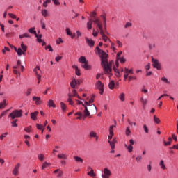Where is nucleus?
<instances>
[{
  "label": "nucleus",
  "instance_id": "48",
  "mask_svg": "<svg viewBox=\"0 0 178 178\" xmlns=\"http://www.w3.org/2000/svg\"><path fill=\"white\" fill-rule=\"evenodd\" d=\"M141 159H143V156L141 155L137 156L136 158V162L138 163L139 162H141Z\"/></svg>",
  "mask_w": 178,
  "mask_h": 178
},
{
  "label": "nucleus",
  "instance_id": "8",
  "mask_svg": "<svg viewBox=\"0 0 178 178\" xmlns=\"http://www.w3.org/2000/svg\"><path fill=\"white\" fill-rule=\"evenodd\" d=\"M152 62L153 67H154L155 69H157V70H161V69H162L161 67V63H159V61L158 60H156L152 57Z\"/></svg>",
  "mask_w": 178,
  "mask_h": 178
},
{
  "label": "nucleus",
  "instance_id": "24",
  "mask_svg": "<svg viewBox=\"0 0 178 178\" xmlns=\"http://www.w3.org/2000/svg\"><path fill=\"white\" fill-rule=\"evenodd\" d=\"M76 86H77V81L76 79H72V81L70 82V86L72 88H76Z\"/></svg>",
  "mask_w": 178,
  "mask_h": 178
},
{
  "label": "nucleus",
  "instance_id": "21",
  "mask_svg": "<svg viewBox=\"0 0 178 178\" xmlns=\"http://www.w3.org/2000/svg\"><path fill=\"white\" fill-rule=\"evenodd\" d=\"M125 97H126V95H125L124 92L120 93V94L118 95V98H119V99H120V101H121L122 102H124V101H125Z\"/></svg>",
  "mask_w": 178,
  "mask_h": 178
},
{
  "label": "nucleus",
  "instance_id": "57",
  "mask_svg": "<svg viewBox=\"0 0 178 178\" xmlns=\"http://www.w3.org/2000/svg\"><path fill=\"white\" fill-rule=\"evenodd\" d=\"M117 60H120L121 63H124V62H126V60L123 57H120V58L117 59Z\"/></svg>",
  "mask_w": 178,
  "mask_h": 178
},
{
  "label": "nucleus",
  "instance_id": "31",
  "mask_svg": "<svg viewBox=\"0 0 178 178\" xmlns=\"http://www.w3.org/2000/svg\"><path fill=\"white\" fill-rule=\"evenodd\" d=\"M72 96L76 97L78 99H81V97L77 95V91L74 89L72 90Z\"/></svg>",
  "mask_w": 178,
  "mask_h": 178
},
{
  "label": "nucleus",
  "instance_id": "11",
  "mask_svg": "<svg viewBox=\"0 0 178 178\" xmlns=\"http://www.w3.org/2000/svg\"><path fill=\"white\" fill-rule=\"evenodd\" d=\"M99 33L102 35V40H103V41L104 42L111 41V40H109V38H108V36H106V35H105V33H104V30L99 31Z\"/></svg>",
  "mask_w": 178,
  "mask_h": 178
},
{
  "label": "nucleus",
  "instance_id": "37",
  "mask_svg": "<svg viewBox=\"0 0 178 178\" xmlns=\"http://www.w3.org/2000/svg\"><path fill=\"white\" fill-rule=\"evenodd\" d=\"M36 38H37V41L39 42L40 43L42 42V40L41 39L42 38V35H38L36 33V35H35Z\"/></svg>",
  "mask_w": 178,
  "mask_h": 178
},
{
  "label": "nucleus",
  "instance_id": "7",
  "mask_svg": "<svg viewBox=\"0 0 178 178\" xmlns=\"http://www.w3.org/2000/svg\"><path fill=\"white\" fill-rule=\"evenodd\" d=\"M95 87L99 90V94L102 95V94H104V83H102L101 81H98L95 84Z\"/></svg>",
  "mask_w": 178,
  "mask_h": 178
},
{
  "label": "nucleus",
  "instance_id": "5",
  "mask_svg": "<svg viewBox=\"0 0 178 178\" xmlns=\"http://www.w3.org/2000/svg\"><path fill=\"white\" fill-rule=\"evenodd\" d=\"M23 115L22 110H14L11 113L9 114V118H11L13 120H15V118H22Z\"/></svg>",
  "mask_w": 178,
  "mask_h": 178
},
{
  "label": "nucleus",
  "instance_id": "36",
  "mask_svg": "<svg viewBox=\"0 0 178 178\" xmlns=\"http://www.w3.org/2000/svg\"><path fill=\"white\" fill-rule=\"evenodd\" d=\"M154 123H156V124H159V123H161V120L159 118L156 117V115H154Z\"/></svg>",
  "mask_w": 178,
  "mask_h": 178
},
{
  "label": "nucleus",
  "instance_id": "55",
  "mask_svg": "<svg viewBox=\"0 0 178 178\" xmlns=\"http://www.w3.org/2000/svg\"><path fill=\"white\" fill-rule=\"evenodd\" d=\"M143 130L145 131V133H146V134H148L149 130H148V127H147L146 124L143 125Z\"/></svg>",
  "mask_w": 178,
  "mask_h": 178
},
{
  "label": "nucleus",
  "instance_id": "51",
  "mask_svg": "<svg viewBox=\"0 0 178 178\" xmlns=\"http://www.w3.org/2000/svg\"><path fill=\"white\" fill-rule=\"evenodd\" d=\"M116 42L118 48H122L123 47V44H122V42L120 40H117Z\"/></svg>",
  "mask_w": 178,
  "mask_h": 178
},
{
  "label": "nucleus",
  "instance_id": "14",
  "mask_svg": "<svg viewBox=\"0 0 178 178\" xmlns=\"http://www.w3.org/2000/svg\"><path fill=\"white\" fill-rule=\"evenodd\" d=\"M89 136L91 138H95V141H98V138H99L98 135H97V133L94 131H91Z\"/></svg>",
  "mask_w": 178,
  "mask_h": 178
},
{
  "label": "nucleus",
  "instance_id": "33",
  "mask_svg": "<svg viewBox=\"0 0 178 178\" xmlns=\"http://www.w3.org/2000/svg\"><path fill=\"white\" fill-rule=\"evenodd\" d=\"M108 87H109L110 90H113L115 88V81H111L108 84Z\"/></svg>",
  "mask_w": 178,
  "mask_h": 178
},
{
  "label": "nucleus",
  "instance_id": "34",
  "mask_svg": "<svg viewBox=\"0 0 178 178\" xmlns=\"http://www.w3.org/2000/svg\"><path fill=\"white\" fill-rule=\"evenodd\" d=\"M159 166H161V169H163V170L166 169V166H165V162L163 161V160H161L159 163Z\"/></svg>",
  "mask_w": 178,
  "mask_h": 178
},
{
  "label": "nucleus",
  "instance_id": "35",
  "mask_svg": "<svg viewBox=\"0 0 178 178\" xmlns=\"http://www.w3.org/2000/svg\"><path fill=\"white\" fill-rule=\"evenodd\" d=\"M60 108H61L63 112H65L66 111L67 106H66V104L65 103H63V102H60Z\"/></svg>",
  "mask_w": 178,
  "mask_h": 178
},
{
  "label": "nucleus",
  "instance_id": "6",
  "mask_svg": "<svg viewBox=\"0 0 178 178\" xmlns=\"http://www.w3.org/2000/svg\"><path fill=\"white\" fill-rule=\"evenodd\" d=\"M95 24H96V27L97 29L98 33L99 31H102L104 30V26H102V23H101V21L98 18H95V20L92 21Z\"/></svg>",
  "mask_w": 178,
  "mask_h": 178
},
{
  "label": "nucleus",
  "instance_id": "1",
  "mask_svg": "<svg viewBox=\"0 0 178 178\" xmlns=\"http://www.w3.org/2000/svg\"><path fill=\"white\" fill-rule=\"evenodd\" d=\"M96 49L97 50L99 56L101 58L102 66L104 72H106L107 74H111V72H112V63L108 62V54L98 47H96Z\"/></svg>",
  "mask_w": 178,
  "mask_h": 178
},
{
  "label": "nucleus",
  "instance_id": "19",
  "mask_svg": "<svg viewBox=\"0 0 178 178\" xmlns=\"http://www.w3.org/2000/svg\"><path fill=\"white\" fill-rule=\"evenodd\" d=\"M37 115H38V111H35L31 113V118L32 120H37Z\"/></svg>",
  "mask_w": 178,
  "mask_h": 178
},
{
  "label": "nucleus",
  "instance_id": "44",
  "mask_svg": "<svg viewBox=\"0 0 178 178\" xmlns=\"http://www.w3.org/2000/svg\"><path fill=\"white\" fill-rule=\"evenodd\" d=\"M161 81L165 83V84H170V82L168 80L166 77H162Z\"/></svg>",
  "mask_w": 178,
  "mask_h": 178
},
{
  "label": "nucleus",
  "instance_id": "59",
  "mask_svg": "<svg viewBox=\"0 0 178 178\" xmlns=\"http://www.w3.org/2000/svg\"><path fill=\"white\" fill-rule=\"evenodd\" d=\"M24 131L26 132V133H30V131H31V126H29L26 128L24 129Z\"/></svg>",
  "mask_w": 178,
  "mask_h": 178
},
{
  "label": "nucleus",
  "instance_id": "45",
  "mask_svg": "<svg viewBox=\"0 0 178 178\" xmlns=\"http://www.w3.org/2000/svg\"><path fill=\"white\" fill-rule=\"evenodd\" d=\"M49 163H47V162H44L43 163L42 165V169L44 170L46 168H48V166H49Z\"/></svg>",
  "mask_w": 178,
  "mask_h": 178
},
{
  "label": "nucleus",
  "instance_id": "25",
  "mask_svg": "<svg viewBox=\"0 0 178 178\" xmlns=\"http://www.w3.org/2000/svg\"><path fill=\"white\" fill-rule=\"evenodd\" d=\"M58 158L59 159H67V155H66V154H58Z\"/></svg>",
  "mask_w": 178,
  "mask_h": 178
},
{
  "label": "nucleus",
  "instance_id": "32",
  "mask_svg": "<svg viewBox=\"0 0 178 178\" xmlns=\"http://www.w3.org/2000/svg\"><path fill=\"white\" fill-rule=\"evenodd\" d=\"M41 13L44 17H47V16H48V10H47V9H42Z\"/></svg>",
  "mask_w": 178,
  "mask_h": 178
},
{
  "label": "nucleus",
  "instance_id": "42",
  "mask_svg": "<svg viewBox=\"0 0 178 178\" xmlns=\"http://www.w3.org/2000/svg\"><path fill=\"white\" fill-rule=\"evenodd\" d=\"M17 119L14 120L13 121L11 122V126L12 127H17Z\"/></svg>",
  "mask_w": 178,
  "mask_h": 178
},
{
  "label": "nucleus",
  "instance_id": "64",
  "mask_svg": "<svg viewBox=\"0 0 178 178\" xmlns=\"http://www.w3.org/2000/svg\"><path fill=\"white\" fill-rule=\"evenodd\" d=\"M40 25L42 29H45V23H44L42 20H40Z\"/></svg>",
  "mask_w": 178,
  "mask_h": 178
},
{
  "label": "nucleus",
  "instance_id": "52",
  "mask_svg": "<svg viewBox=\"0 0 178 178\" xmlns=\"http://www.w3.org/2000/svg\"><path fill=\"white\" fill-rule=\"evenodd\" d=\"M13 175H14V176H17L19 175V170H15L14 168L13 170Z\"/></svg>",
  "mask_w": 178,
  "mask_h": 178
},
{
  "label": "nucleus",
  "instance_id": "29",
  "mask_svg": "<svg viewBox=\"0 0 178 178\" xmlns=\"http://www.w3.org/2000/svg\"><path fill=\"white\" fill-rule=\"evenodd\" d=\"M49 106H51L52 108H56V105H55V103H54V100L50 99L48 102Z\"/></svg>",
  "mask_w": 178,
  "mask_h": 178
},
{
  "label": "nucleus",
  "instance_id": "17",
  "mask_svg": "<svg viewBox=\"0 0 178 178\" xmlns=\"http://www.w3.org/2000/svg\"><path fill=\"white\" fill-rule=\"evenodd\" d=\"M124 74L125 76H129V74H134L133 69L129 70V68L125 67L124 70Z\"/></svg>",
  "mask_w": 178,
  "mask_h": 178
},
{
  "label": "nucleus",
  "instance_id": "60",
  "mask_svg": "<svg viewBox=\"0 0 178 178\" xmlns=\"http://www.w3.org/2000/svg\"><path fill=\"white\" fill-rule=\"evenodd\" d=\"M66 33L67 35H72V32H70V29L69 28H66Z\"/></svg>",
  "mask_w": 178,
  "mask_h": 178
},
{
  "label": "nucleus",
  "instance_id": "58",
  "mask_svg": "<svg viewBox=\"0 0 178 178\" xmlns=\"http://www.w3.org/2000/svg\"><path fill=\"white\" fill-rule=\"evenodd\" d=\"M62 176H63V171L59 170V171H58V175H57V177H58V178L62 177Z\"/></svg>",
  "mask_w": 178,
  "mask_h": 178
},
{
  "label": "nucleus",
  "instance_id": "63",
  "mask_svg": "<svg viewBox=\"0 0 178 178\" xmlns=\"http://www.w3.org/2000/svg\"><path fill=\"white\" fill-rule=\"evenodd\" d=\"M60 59H62V56H58L57 57L55 58L56 62H59V60H60Z\"/></svg>",
  "mask_w": 178,
  "mask_h": 178
},
{
  "label": "nucleus",
  "instance_id": "30",
  "mask_svg": "<svg viewBox=\"0 0 178 178\" xmlns=\"http://www.w3.org/2000/svg\"><path fill=\"white\" fill-rule=\"evenodd\" d=\"M38 159L39 161H40V162H42V161L45 159V156L43 154H40L38 155Z\"/></svg>",
  "mask_w": 178,
  "mask_h": 178
},
{
  "label": "nucleus",
  "instance_id": "61",
  "mask_svg": "<svg viewBox=\"0 0 178 178\" xmlns=\"http://www.w3.org/2000/svg\"><path fill=\"white\" fill-rule=\"evenodd\" d=\"M129 27H131V23L130 22H127L126 24L124 25V28L127 29Z\"/></svg>",
  "mask_w": 178,
  "mask_h": 178
},
{
  "label": "nucleus",
  "instance_id": "49",
  "mask_svg": "<svg viewBox=\"0 0 178 178\" xmlns=\"http://www.w3.org/2000/svg\"><path fill=\"white\" fill-rule=\"evenodd\" d=\"M95 98V95H92V97L89 99L88 104H92L94 102V99Z\"/></svg>",
  "mask_w": 178,
  "mask_h": 178
},
{
  "label": "nucleus",
  "instance_id": "27",
  "mask_svg": "<svg viewBox=\"0 0 178 178\" xmlns=\"http://www.w3.org/2000/svg\"><path fill=\"white\" fill-rule=\"evenodd\" d=\"M74 159L76 162H80L81 163H83V160L80 156H74Z\"/></svg>",
  "mask_w": 178,
  "mask_h": 178
},
{
  "label": "nucleus",
  "instance_id": "12",
  "mask_svg": "<svg viewBox=\"0 0 178 178\" xmlns=\"http://www.w3.org/2000/svg\"><path fill=\"white\" fill-rule=\"evenodd\" d=\"M140 101L142 104L143 109H145V106H147V104H148V99L142 97L140 98Z\"/></svg>",
  "mask_w": 178,
  "mask_h": 178
},
{
  "label": "nucleus",
  "instance_id": "20",
  "mask_svg": "<svg viewBox=\"0 0 178 178\" xmlns=\"http://www.w3.org/2000/svg\"><path fill=\"white\" fill-rule=\"evenodd\" d=\"M101 17L103 19V22H104V28L105 31H106V15H102Z\"/></svg>",
  "mask_w": 178,
  "mask_h": 178
},
{
  "label": "nucleus",
  "instance_id": "3",
  "mask_svg": "<svg viewBox=\"0 0 178 178\" xmlns=\"http://www.w3.org/2000/svg\"><path fill=\"white\" fill-rule=\"evenodd\" d=\"M78 62H79V63H81V67L85 69V70H91V65H88V60L86 59L85 56H81L79 58Z\"/></svg>",
  "mask_w": 178,
  "mask_h": 178
},
{
  "label": "nucleus",
  "instance_id": "15",
  "mask_svg": "<svg viewBox=\"0 0 178 178\" xmlns=\"http://www.w3.org/2000/svg\"><path fill=\"white\" fill-rule=\"evenodd\" d=\"M113 127H115V126L111 125L109 128L110 135L108 136V141H111V140H112V137H113Z\"/></svg>",
  "mask_w": 178,
  "mask_h": 178
},
{
  "label": "nucleus",
  "instance_id": "62",
  "mask_svg": "<svg viewBox=\"0 0 178 178\" xmlns=\"http://www.w3.org/2000/svg\"><path fill=\"white\" fill-rule=\"evenodd\" d=\"M8 16H10L11 19H16V15H15L13 13H8Z\"/></svg>",
  "mask_w": 178,
  "mask_h": 178
},
{
  "label": "nucleus",
  "instance_id": "41",
  "mask_svg": "<svg viewBox=\"0 0 178 178\" xmlns=\"http://www.w3.org/2000/svg\"><path fill=\"white\" fill-rule=\"evenodd\" d=\"M30 38V35L29 33H24L19 35V38Z\"/></svg>",
  "mask_w": 178,
  "mask_h": 178
},
{
  "label": "nucleus",
  "instance_id": "47",
  "mask_svg": "<svg viewBox=\"0 0 178 178\" xmlns=\"http://www.w3.org/2000/svg\"><path fill=\"white\" fill-rule=\"evenodd\" d=\"M21 65H22V61H20V60H18L17 62V66H13V69H17L19 67V66H20Z\"/></svg>",
  "mask_w": 178,
  "mask_h": 178
},
{
  "label": "nucleus",
  "instance_id": "38",
  "mask_svg": "<svg viewBox=\"0 0 178 178\" xmlns=\"http://www.w3.org/2000/svg\"><path fill=\"white\" fill-rule=\"evenodd\" d=\"M88 176H91L92 177H95L96 176L93 169H91V170L89 172H88Z\"/></svg>",
  "mask_w": 178,
  "mask_h": 178
},
{
  "label": "nucleus",
  "instance_id": "22",
  "mask_svg": "<svg viewBox=\"0 0 178 178\" xmlns=\"http://www.w3.org/2000/svg\"><path fill=\"white\" fill-rule=\"evenodd\" d=\"M87 29L88 30H91V29H92V19H90L87 23Z\"/></svg>",
  "mask_w": 178,
  "mask_h": 178
},
{
  "label": "nucleus",
  "instance_id": "16",
  "mask_svg": "<svg viewBox=\"0 0 178 178\" xmlns=\"http://www.w3.org/2000/svg\"><path fill=\"white\" fill-rule=\"evenodd\" d=\"M33 101H35V105H40L41 104V97H38L37 96H33L32 97Z\"/></svg>",
  "mask_w": 178,
  "mask_h": 178
},
{
  "label": "nucleus",
  "instance_id": "40",
  "mask_svg": "<svg viewBox=\"0 0 178 178\" xmlns=\"http://www.w3.org/2000/svg\"><path fill=\"white\" fill-rule=\"evenodd\" d=\"M126 136H130L131 134V131H130V127H127L125 131Z\"/></svg>",
  "mask_w": 178,
  "mask_h": 178
},
{
  "label": "nucleus",
  "instance_id": "46",
  "mask_svg": "<svg viewBox=\"0 0 178 178\" xmlns=\"http://www.w3.org/2000/svg\"><path fill=\"white\" fill-rule=\"evenodd\" d=\"M51 0H46L44 3H43V6L44 8H47L48 6V3H51Z\"/></svg>",
  "mask_w": 178,
  "mask_h": 178
},
{
  "label": "nucleus",
  "instance_id": "28",
  "mask_svg": "<svg viewBox=\"0 0 178 178\" xmlns=\"http://www.w3.org/2000/svg\"><path fill=\"white\" fill-rule=\"evenodd\" d=\"M29 33H31V34H34L35 35H37V31H35V28L32 27L29 29Z\"/></svg>",
  "mask_w": 178,
  "mask_h": 178
},
{
  "label": "nucleus",
  "instance_id": "9",
  "mask_svg": "<svg viewBox=\"0 0 178 178\" xmlns=\"http://www.w3.org/2000/svg\"><path fill=\"white\" fill-rule=\"evenodd\" d=\"M33 72L35 73L36 77L38 80V84H40V82L41 81V75L38 72L41 73V70L40 69V66H37L34 70Z\"/></svg>",
  "mask_w": 178,
  "mask_h": 178
},
{
  "label": "nucleus",
  "instance_id": "54",
  "mask_svg": "<svg viewBox=\"0 0 178 178\" xmlns=\"http://www.w3.org/2000/svg\"><path fill=\"white\" fill-rule=\"evenodd\" d=\"M6 136H8V132H6L5 134H1L0 136V140H3V138H5L6 137Z\"/></svg>",
  "mask_w": 178,
  "mask_h": 178
},
{
  "label": "nucleus",
  "instance_id": "4",
  "mask_svg": "<svg viewBox=\"0 0 178 178\" xmlns=\"http://www.w3.org/2000/svg\"><path fill=\"white\" fill-rule=\"evenodd\" d=\"M15 52H17L18 56H22V55H26V51H27V46L24 44H21V48L14 47Z\"/></svg>",
  "mask_w": 178,
  "mask_h": 178
},
{
  "label": "nucleus",
  "instance_id": "2",
  "mask_svg": "<svg viewBox=\"0 0 178 178\" xmlns=\"http://www.w3.org/2000/svg\"><path fill=\"white\" fill-rule=\"evenodd\" d=\"M85 108L83 111L84 116H90V111L92 113H97V107L94 104L90 105V103L88 102H85Z\"/></svg>",
  "mask_w": 178,
  "mask_h": 178
},
{
  "label": "nucleus",
  "instance_id": "18",
  "mask_svg": "<svg viewBox=\"0 0 178 178\" xmlns=\"http://www.w3.org/2000/svg\"><path fill=\"white\" fill-rule=\"evenodd\" d=\"M108 143L111 147V151L110 152L111 154H115V143L113 142H111V140H108Z\"/></svg>",
  "mask_w": 178,
  "mask_h": 178
},
{
  "label": "nucleus",
  "instance_id": "23",
  "mask_svg": "<svg viewBox=\"0 0 178 178\" xmlns=\"http://www.w3.org/2000/svg\"><path fill=\"white\" fill-rule=\"evenodd\" d=\"M113 70L115 72L116 77H122V74H120V72L116 67H113Z\"/></svg>",
  "mask_w": 178,
  "mask_h": 178
},
{
  "label": "nucleus",
  "instance_id": "53",
  "mask_svg": "<svg viewBox=\"0 0 178 178\" xmlns=\"http://www.w3.org/2000/svg\"><path fill=\"white\" fill-rule=\"evenodd\" d=\"M52 2H54V5L56 6H59L60 5V2H59V0H52Z\"/></svg>",
  "mask_w": 178,
  "mask_h": 178
},
{
  "label": "nucleus",
  "instance_id": "10",
  "mask_svg": "<svg viewBox=\"0 0 178 178\" xmlns=\"http://www.w3.org/2000/svg\"><path fill=\"white\" fill-rule=\"evenodd\" d=\"M112 175V172H111V170L108 168L104 169V174L102 175V178H109L111 177V175Z\"/></svg>",
  "mask_w": 178,
  "mask_h": 178
},
{
  "label": "nucleus",
  "instance_id": "39",
  "mask_svg": "<svg viewBox=\"0 0 178 178\" xmlns=\"http://www.w3.org/2000/svg\"><path fill=\"white\" fill-rule=\"evenodd\" d=\"M6 106V100L4 99V100L3 101V102H1V103H0V109H2V108H5Z\"/></svg>",
  "mask_w": 178,
  "mask_h": 178
},
{
  "label": "nucleus",
  "instance_id": "26",
  "mask_svg": "<svg viewBox=\"0 0 178 178\" xmlns=\"http://www.w3.org/2000/svg\"><path fill=\"white\" fill-rule=\"evenodd\" d=\"M124 147L126 149H127L129 152H133V145H127V144H125Z\"/></svg>",
  "mask_w": 178,
  "mask_h": 178
},
{
  "label": "nucleus",
  "instance_id": "50",
  "mask_svg": "<svg viewBox=\"0 0 178 178\" xmlns=\"http://www.w3.org/2000/svg\"><path fill=\"white\" fill-rule=\"evenodd\" d=\"M36 127L38 130H42L44 126H42V124H36Z\"/></svg>",
  "mask_w": 178,
  "mask_h": 178
},
{
  "label": "nucleus",
  "instance_id": "43",
  "mask_svg": "<svg viewBox=\"0 0 178 178\" xmlns=\"http://www.w3.org/2000/svg\"><path fill=\"white\" fill-rule=\"evenodd\" d=\"M45 49H49V52H54V49H52V47L49 44L45 47Z\"/></svg>",
  "mask_w": 178,
  "mask_h": 178
},
{
  "label": "nucleus",
  "instance_id": "13",
  "mask_svg": "<svg viewBox=\"0 0 178 178\" xmlns=\"http://www.w3.org/2000/svg\"><path fill=\"white\" fill-rule=\"evenodd\" d=\"M85 40L86 41V44L90 47H92L94 44H95V42L92 40V39H89L88 38L86 37Z\"/></svg>",
  "mask_w": 178,
  "mask_h": 178
},
{
  "label": "nucleus",
  "instance_id": "56",
  "mask_svg": "<svg viewBox=\"0 0 178 178\" xmlns=\"http://www.w3.org/2000/svg\"><path fill=\"white\" fill-rule=\"evenodd\" d=\"M75 74H76V76H81V73L80 72V69L77 68L76 70H75Z\"/></svg>",
  "mask_w": 178,
  "mask_h": 178
}]
</instances>
